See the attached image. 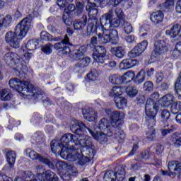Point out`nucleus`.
Returning a JSON list of instances; mask_svg holds the SVG:
<instances>
[{"label":"nucleus","mask_w":181,"mask_h":181,"mask_svg":"<svg viewBox=\"0 0 181 181\" xmlns=\"http://www.w3.org/2000/svg\"><path fill=\"white\" fill-rule=\"evenodd\" d=\"M170 141L173 146L180 148L181 146V132H175L172 134Z\"/></svg>","instance_id":"obj_26"},{"label":"nucleus","mask_w":181,"mask_h":181,"mask_svg":"<svg viewBox=\"0 0 181 181\" xmlns=\"http://www.w3.org/2000/svg\"><path fill=\"white\" fill-rule=\"evenodd\" d=\"M69 45L70 39L67 35H66L62 42L54 44V49H55V50H59L61 54H69L71 52L70 47H69Z\"/></svg>","instance_id":"obj_13"},{"label":"nucleus","mask_w":181,"mask_h":181,"mask_svg":"<svg viewBox=\"0 0 181 181\" xmlns=\"http://www.w3.org/2000/svg\"><path fill=\"white\" fill-rule=\"evenodd\" d=\"M87 77L90 81H95L97 77H98V71L95 69H92L89 74H88Z\"/></svg>","instance_id":"obj_47"},{"label":"nucleus","mask_w":181,"mask_h":181,"mask_svg":"<svg viewBox=\"0 0 181 181\" xmlns=\"http://www.w3.org/2000/svg\"><path fill=\"white\" fill-rule=\"evenodd\" d=\"M95 52L93 53H97V54H101L103 56H105V54H107V49L101 45L95 47Z\"/></svg>","instance_id":"obj_54"},{"label":"nucleus","mask_w":181,"mask_h":181,"mask_svg":"<svg viewBox=\"0 0 181 181\" xmlns=\"http://www.w3.org/2000/svg\"><path fill=\"white\" fill-rule=\"evenodd\" d=\"M76 16H80L83 13V9H84V4L81 2H76Z\"/></svg>","instance_id":"obj_56"},{"label":"nucleus","mask_w":181,"mask_h":181,"mask_svg":"<svg viewBox=\"0 0 181 181\" xmlns=\"http://www.w3.org/2000/svg\"><path fill=\"white\" fill-rule=\"evenodd\" d=\"M145 111L146 114V121L148 128H155L156 125V114H158V109H153V107H145Z\"/></svg>","instance_id":"obj_12"},{"label":"nucleus","mask_w":181,"mask_h":181,"mask_svg":"<svg viewBox=\"0 0 181 181\" xmlns=\"http://www.w3.org/2000/svg\"><path fill=\"white\" fill-rule=\"evenodd\" d=\"M32 28V18L26 17L23 18L16 26L14 31H8L5 35V42L14 49L21 46V41L28 33V30Z\"/></svg>","instance_id":"obj_2"},{"label":"nucleus","mask_w":181,"mask_h":181,"mask_svg":"<svg viewBox=\"0 0 181 181\" xmlns=\"http://www.w3.org/2000/svg\"><path fill=\"white\" fill-rule=\"evenodd\" d=\"M148 158H149V151H142L137 156L138 160H142V159H148Z\"/></svg>","instance_id":"obj_58"},{"label":"nucleus","mask_w":181,"mask_h":181,"mask_svg":"<svg viewBox=\"0 0 181 181\" xmlns=\"http://www.w3.org/2000/svg\"><path fill=\"white\" fill-rule=\"evenodd\" d=\"M1 23L2 27L9 28L11 26V23H12V17L10 15L6 16L4 18L1 17Z\"/></svg>","instance_id":"obj_41"},{"label":"nucleus","mask_w":181,"mask_h":181,"mask_svg":"<svg viewBox=\"0 0 181 181\" xmlns=\"http://www.w3.org/2000/svg\"><path fill=\"white\" fill-rule=\"evenodd\" d=\"M73 26L74 30H84V28L87 26V16L83 15L81 18L74 20Z\"/></svg>","instance_id":"obj_19"},{"label":"nucleus","mask_w":181,"mask_h":181,"mask_svg":"<svg viewBox=\"0 0 181 181\" xmlns=\"http://www.w3.org/2000/svg\"><path fill=\"white\" fill-rule=\"evenodd\" d=\"M105 112L110 119V124L112 128H115V137L119 141L125 139V133L119 128L121 127V121L125 118V115L119 111H112L110 109L105 110Z\"/></svg>","instance_id":"obj_5"},{"label":"nucleus","mask_w":181,"mask_h":181,"mask_svg":"<svg viewBox=\"0 0 181 181\" xmlns=\"http://www.w3.org/2000/svg\"><path fill=\"white\" fill-rule=\"evenodd\" d=\"M37 175H42V177H45V167L43 165H37L35 168Z\"/></svg>","instance_id":"obj_64"},{"label":"nucleus","mask_w":181,"mask_h":181,"mask_svg":"<svg viewBox=\"0 0 181 181\" xmlns=\"http://www.w3.org/2000/svg\"><path fill=\"white\" fill-rule=\"evenodd\" d=\"M180 53H181V42H179L175 45V47L173 52V56H174V57H178L180 56Z\"/></svg>","instance_id":"obj_49"},{"label":"nucleus","mask_w":181,"mask_h":181,"mask_svg":"<svg viewBox=\"0 0 181 181\" xmlns=\"http://www.w3.org/2000/svg\"><path fill=\"white\" fill-rule=\"evenodd\" d=\"M107 2L108 5H112L114 8H117L119 4H124V0H107Z\"/></svg>","instance_id":"obj_61"},{"label":"nucleus","mask_w":181,"mask_h":181,"mask_svg":"<svg viewBox=\"0 0 181 181\" xmlns=\"http://www.w3.org/2000/svg\"><path fill=\"white\" fill-rule=\"evenodd\" d=\"M40 162L44 165H47L49 169H54V166H56V160L50 158L42 157L40 160Z\"/></svg>","instance_id":"obj_32"},{"label":"nucleus","mask_w":181,"mask_h":181,"mask_svg":"<svg viewBox=\"0 0 181 181\" xmlns=\"http://www.w3.org/2000/svg\"><path fill=\"white\" fill-rule=\"evenodd\" d=\"M115 177L117 181H122L125 179V168L119 165L115 169Z\"/></svg>","instance_id":"obj_24"},{"label":"nucleus","mask_w":181,"mask_h":181,"mask_svg":"<svg viewBox=\"0 0 181 181\" xmlns=\"http://www.w3.org/2000/svg\"><path fill=\"white\" fill-rule=\"evenodd\" d=\"M78 148H86L88 151H91V155L94 156V145L88 135L77 136L70 133L65 134L60 141L52 140L51 142V150L54 153H60L62 158L69 162L84 166L90 161V158L83 155Z\"/></svg>","instance_id":"obj_1"},{"label":"nucleus","mask_w":181,"mask_h":181,"mask_svg":"<svg viewBox=\"0 0 181 181\" xmlns=\"http://www.w3.org/2000/svg\"><path fill=\"white\" fill-rule=\"evenodd\" d=\"M175 101V97L173 95L168 93L162 97L161 103L163 107H169L172 105V103Z\"/></svg>","instance_id":"obj_27"},{"label":"nucleus","mask_w":181,"mask_h":181,"mask_svg":"<svg viewBox=\"0 0 181 181\" xmlns=\"http://www.w3.org/2000/svg\"><path fill=\"white\" fill-rule=\"evenodd\" d=\"M115 173L113 170L107 171L103 176V181H115Z\"/></svg>","instance_id":"obj_43"},{"label":"nucleus","mask_w":181,"mask_h":181,"mask_svg":"<svg viewBox=\"0 0 181 181\" xmlns=\"http://www.w3.org/2000/svg\"><path fill=\"white\" fill-rule=\"evenodd\" d=\"M101 28L97 25V23H95V25L94 23H91L88 24L86 30V33L88 36H90L91 33H95L98 30H100Z\"/></svg>","instance_id":"obj_36"},{"label":"nucleus","mask_w":181,"mask_h":181,"mask_svg":"<svg viewBox=\"0 0 181 181\" xmlns=\"http://www.w3.org/2000/svg\"><path fill=\"white\" fill-rule=\"evenodd\" d=\"M146 137L148 141H153L156 138V129L155 127H148L146 131Z\"/></svg>","instance_id":"obj_35"},{"label":"nucleus","mask_w":181,"mask_h":181,"mask_svg":"<svg viewBox=\"0 0 181 181\" xmlns=\"http://www.w3.org/2000/svg\"><path fill=\"white\" fill-rule=\"evenodd\" d=\"M181 107H180V102H173L171 104V108L170 111L173 114H177L179 111H180Z\"/></svg>","instance_id":"obj_45"},{"label":"nucleus","mask_w":181,"mask_h":181,"mask_svg":"<svg viewBox=\"0 0 181 181\" xmlns=\"http://www.w3.org/2000/svg\"><path fill=\"white\" fill-rule=\"evenodd\" d=\"M123 28L125 33H127V35L132 32V25H131V23H129L128 21H124Z\"/></svg>","instance_id":"obj_53"},{"label":"nucleus","mask_w":181,"mask_h":181,"mask_svg":"<svg viewBox=\"0 0 181 181\" xmlns=\"http://www.w3.org/2000/svg\"><path fill=\"white\" fill-rule=\"evenodd\" d=\"M123 90L124 89L119 86H114L110 92V95L115 98V97H119L122 94Z\"/></svg>","instance_id":"obj_38"},{"label":"nucleus","mask_w":181,"mask_h":181,"mask_svg":"<svg viewBox=\"0 0 181 181\" xmlns=\"http://www.w3.org/2000/svg\"><path fill=\"white\" fill-rule=\"evenodd\" d=\"M79 60L80 62L78 63L83 69L84 67L88 66V64H90V62H91V59L88 57H86L82 59L81 58Z\"/></svg>","instance_id":"obj_50"},{"label":"nucleus","mask_w":181,"mask_h":181,"mask_svg":"<svg viewBox=\"0 0 181 181\" xmlns=\"http://www.w3.org/2000/svg\"><path fill=\"white\" fill-rule=\"evenodd\" d=\"M12 97H13V95L7 89L0 90V100H1V101H9Z\"/></svg>","instance_id":"obj_33"},{"label":"nucleus","mask_w":181,"mask_h":181,"mask_svg":"<svg viewBox=\"0 0 181 181\" xmlns=\"http://www.w3.org/2000/svg\"><path fill=\"white\" fill-rule=\"evenodd\" d=\"M82 114L83 115V118L89 122H93L97 119V112L93 109H83Z\"/></svg>","instance_id":"obj_21"},{"label":"nucleus","mask_w":181,"mask_h":181,"mask_svg":"<svg viewBox=\"0 0 181 181\" xmlns=\"http://www.w3.org/2000/svg\"><path fill=\"white\" fill-rule=\"evenodd\" d=\"M111 18H114V11L112 9L100 17V21L102 30H110V29L119 28L121 25L119 18H113L111 20Z\"/></svg>","instance_id":"obj_7"},{"label":"nucleus","mask_w":181,"mask_h":181,"mask_svg":"<svg viewBox=\"0 0 181 181\" xmlns=\"http://www.w3.org/2000/svg\"><path fill=\"white\" fill-rule=\"evenodd\" d=\"M115 103L118 110H122V108L127 107V99L124 98L115 97Z\"/></svg>","instance_id":"obj_34"},{"label":"nucleus","mask_w":181,"mask_h":181,"mask_svg":"<svg viewBox=\"0 0 181 181\" xmlns=\"http://www.w3.org/2000/svg\"><path fill=\"white\" fill-rule=\"evenodd\" d=\"M40 37L42 40H45L46 42H52V40H53L52 35H50V34L45 31L41 32Z\"/></svg>","instance_id":"obj_51"},{"label":"nucleus","mask_w":181,"mask_h":181,"mask_svg":"<svg viewBox=\"0 0 181 181\" xmlns=\"http://www.w3.org/2000/svg\"><path fill=\"white\" fill-rule=\"evenodd\" d=\"M7 162L10 166V169H13V165L16 160V154L13 151H9L6 153Z\"/></svg>","instance_id":"obj_28"},{"label":"nucleus","mask_w":181,"mask_h":181,"mask_svg":"<svg viewBox=\"0 0 181 181\" xmlns=\"http://www.w3.org/2000/svg\"><path fill=\"white\" fill-rule=\"evenodd\" d=\"M139 64V61L134 59H123L119 64V69L120 70H128L132 69L135 66Z\"/></svg>","instance_id":"obj_17"},{"label":"nucleus","mask_w":181,"mask_h":181,"mask_svg":"<svg viewBox=\"0 0 181 181\" xmlns=\"http://www.w3.org/2000/svg\"><path fill=\"white\" fill-rule=\"evenodd\" d=\"M52 47H53V45L52 44L48 43L47 45H45L42 47V52H45V54H50L53 50L52 49Z\"/></svg>","instance_id":"obj_52"},{"label":"nucleus","mask_w":181,"mask_h":181,"mask_svg":"<svg viewBox=\"0 0 181 181\" xmlns=\"http://www.w3.org/2000/svg\"><path fill=\"white\" fill-rule=\"evenodd\" d=\"M109 81L112 84H122V79H121V76L117 74H110L109 76Z\"/></svg>","instance_id":"obj_40"},{"label":"nucleus","mask_w":181,"mask_h":181,"mask_svg":"<svg viewBox=\"0 0 181 181\" xmlns=\"http://www.w3.org/2000/svg\"><path fill=\"white\" fill-rule=\"evenodd\" d=\"M115 13L118 19H122L124 18V11L119 7L115 8Z\"/></svg>","instance_id":"obj_62"},{"label":"nucleus","mask_w":181,"mask_h":181,"mask_svg":"<svg viewBox=\"0 0 181 181\" xmlns=\"http://www.w3.org/2000/svg\"><path fill=\"white\" fill-rule=\"evenodd\" d=\"M102 33H99L98 39L100 40L101 43L107 44L112 43V45H117L119 39L118 36V31L114 28H110V30H102Z\"/></svg>","instance_id":"obj_8"},{"label":"nucleus","mask_w":181,"mask_h":181,"mask_svg":"<svg viewBox=\"0 0 181 181\" xmlns=\"http://www.w3.org/2000/svg\"><path fill=\"white\" fill-rule=\"evenodd\" d=\"M169 117H170V112H169L168 110H162L161 119L163 122H168V119H169Z\"/></svg>","instance_id":"obj_55"},{"label":"nucleus","mask_w":181,"mask_h":181,"mask_svg":"<svg viewBox=\"0 0 181 181\" xmlns=\"http://www.w3.org/2000/svg\"><path fill=\"white\" fill-rule=\"evenodd\" d=\"M175 5L174 0H165V2L163 4V9H170Z\"/></svg>","instance_id":"obj_59"},{"label":"nucleus","mask_w":181,"mask_h":181,"mask_svg":"<svg viewBox=\"0 0 181 181\" xmlns=\"http://www.w3.org/2000/svg\"><path fill=\"white\" fill-rule=\"evenodd\" d=\"M71 131L76 134L78 136H81V135H87V132H89L92 136L99 142H107L108 139H107V134L102 132L100 133H95L91 129L87 127L83 122L79 120H76L75 124H73L71 127Z\"/></svg>","instance_id":"obj_4"},{"label":"nucleus","mask_w":181,"mask_h":181,"mask_svg":"<svg viewBox=\"0 0 181 181\" xmlns=\"http://www.w3.org/2000/svg\"><path fill=\"white\" fill-rule=\"evenodd\" d=\"M4 59L8 66H14L13 70L16 76L22 78L25 71L28 70V67L21 62V57L15 52H9L4 54Z\"/></svg>","instance_id":"obj_6"},{"label":"nucleus","mask_w":181,"mask_h":181,"mask_svg":"<svg viewBox=\"0 0 181 181\" xmlns=\"http://www.w3.org/2000/svg\"><path fill=\"white\" fill-rule=\"evenodd\" d=\"M159 98V93L154 92L146 100V107L148 105V107L151 108V107H153V110H158V107L156 106V101L155 100H158Z\"/></svg>","instance_id":"obj_23"},{"label":"nucleus","mask_w":181,"mask_h":181,"mask_svg":"<svg viewBox=\"0 0 181 181\" xmlns=\"http://www.w3.org/2000/svg\"><path fill=\"white\" fill-rule=\"evenodd\" d=\"M168 171L162 170V175L163 176H173L175 177L176 175L178 177H180V172H181V163L176 160L170 161L168 164Z\"/></svg>","instance_id":"obj_11"},{"label":"nucleus","mask_w":181,"mask_h":181,"mask_svg":"<svg viewBox=\"0 0 181 181\" xmlns=\"http://www.w3.org/2000/svg\"><path fill=\"white\" fill-rule=\"evenodd\" d=\"M55 166L61 172L65 170V175L62 176L64 180H70L71 176L76 173V168L66 164V162L63 160H59L58 162L56 160Z\"/></svg>","instance_id":"obj_9"},{"label":"nucleus","mask_w":181,"mask_h":181,"mask_svg":"<svg viewBox=\"0 0 181 181\" xmlns=\"http://www.w3.org/2000/svg\"><path fill=\"white\" fill-rule=\"evenodd\" d=\"M98 129L102 132H105L107 136H112L114 135V130L115 131V128L112 127L111 123L106 118H102L99 121Z\"/></svg>","instance_id":"obj_15"},{"label":"nucleus","mask_w":181,"mask_h":181,"mask_svg":"<svg viewBox=\"0 0 181 181\" xmlns=\"http://www.w3.org/2000/svg\"><path fill=\"white\" fill-rule=\"evenodd\" d=\"M37 46H39L37 40H30L25 45V49H27L28 52H32V50H35Z\"/></svg>","instance_id":"obj_37"},{"label":"nucleus","mask_w":181,"mask_h":181,"mask_svg":"<svg viewBox=\"0 0 181 181\" xmlns=\"http://www.w3.org/2000/svg\"><path fill=\"white\" fill-rule=\"evenodd\" d=\"M11 88L16 90L18 93H22L27 97H33L38 100L43 98V92L36 89L32 83L28 81H22L17 78H11L9 81Z\"/></svg>","instance_id":"obj_3"},{"label":"nucleus","mask_w":181,"mask_h":181,"mask_svg":"<svg viewBox=\"0 0 181 181\" xmlns=\"http://www.w3.org/2000/svg\"><path fill=\"white\" fill-rule=\"evenodd\" d=\"M64 23L66 25V26H70L73 23V20L70 18L69 15L67 16V14L64 13L62 17Z\"/></svg>","instance_id":"obj_57"},{"label":"nucleus","mask_w":181,"mask_h":181,"mask_svg":"<svg viewBox=\"0 0 181 181\" xmlns=\"http://www.w3.org/2000/svg\"><path fill=\"white\" fill-rule=\"evenodd\" d=\"M27 153H28L29 158L33 160H39V162H40V159L43 158V156H40L35 151L27 150Z\"/></svg>","instance_id":"obj_42"},{"label":"nucleus","mask_w":181,"mask_h":181,"mask_svg":"<svg viewBox=\"0 0 181 181\" xmlns=\"http://www.w3.org/2000/svg\"><path fill=\"white\" fill-rule=\"evenodd\" d=\"M88 4L86 6V11L88 12L89 16L95 18L98 15V8H97V4H100V0H86Z\"/></svg>","instance_id":"obj_16"},{"label":"nucleus","mask_w":181,"mask_h":181,"mask_svg":"<svg viewBox=\"0 0 181 181\" xmlns=\"http://www.w3.org/2000/svg\"><path fill=\"white\" fill-rule=\"evenodd\" d=\"M180 29H181V25L180 24H175L173 28L170 30H168L165 32L166 35L168 36H170V37L174 38L180 33Z\"/></svg>","instance_id":"obj_25"},{"label":"nucleus","mask_w":181,"mask_h":181,"mask_svg":"<svg viewBox=\"0 0 181 181\" xmlns=\"http://www.w3.org/2000/svg\"><path fill=\"white\" fill-rule=\"evenodd\" d=\"M93 57L94 60L96 61L97 63H98L99 64H103L105 55H101L97 53H93Z\"/></svg>","instance_id":"obj_46"},{"label":"nucleus","mask_w":181,"mask_h":181,"mask_svg":"<svg viewBox=\"0 0 181 181\" xmlns=\"http://www.w3.org/2000/svg\"><path fill=\"white\" fill-rule=\"evenodd\" d=\"M168 49H169V44L166 42V40H156L154 43V49L151 53V56L156 59L160 56H162V54H165V53L168 52Z\"/></svg>","instance_id":"obj_10"},{"label":"nucleus","mask_w":181,"mask_h":181,"mask_svg":"<svg viewBox=\"0 0 181 181\" xmlns=\"http://www.w3.org/2000/svg\"><path fill=\"white\" fill-rule=\"evenodd\" d=\"M146 80V72L145 70H141L134 78V83L136 84H142Z\"/></svg>","instance_id":"obj_30"},{"label":"nucleus","mask_w":181,"mask_h":181,"mask_svg":"<svg viewBox=\"0 0 181 181\" xmlns=\"http://www.w3.org/2000/svg\"><path fill=\"white\" fill-rule=\"evenodd\" d=\"M86 52H87V47L86 46H81L73 51L72 57L74 60H81V57L84 56Z\"/></svg>","instance_id":"obj_22"},{"label":"nucleus","mask_w":181,"mask_h":181,"mask_svg":"<svg viewBox=\"0 0 181 181\" xmlns=\"http://www.w3.org/2000/svg\"><path fill=\"white\" fill-rule=\"evenodd\" d=\"M163 18H165V15L163 14V12L160 11H157L150 15V21L154 25L162 23V22H163Z\"/></svg>","instance_id":"obj_20"},{"label":"nucleus","mask_w":181,"mask_h":181,"mask_svg":"<svg viewBox=\"0 0 181 181\" xmlns=\"http://www.w3.org/2000/svg\"><path fill=\"white\" fill-rule=\"evenodd\" d=\"M84 68L79 64H76L74 66V69H73V71L77 74L78 73H81V71H83V69Z\"/></svg>","instance_id":"obj_63"},{"label":"nucleus","mask_w":181,"mask_h":181,"mask_svg":"<svg viewBox=\"0 0 181 181\" xmlns=\"http://www.w3.org/2000/svg\"><path fill=\"white\" fill-rule=\"evenodd\" d=\"M126 93L129 97L132 98L138 94V89L134 86H127L126 88Z\"/></svg>","instance_id":"obj_44"},{"label":"nucleus","mask_w":181,"mask_h":181,"mask_svg":"<svg viewBox=\"0 0 181 181\" xmlns=\"http://www.w3.org/2000/svg\"><path fill=\"white\" fill-rule=\"evenodd\" d=\"M18 175L19 177H20L21 181H26L29 180L30 179H33V177H35V175H33L30 170L20 171Z\"/></svg>","instance_id":"obj_29"},{"label":"nucleus","mask_w":181,"mask_h":181,"mask_svg":"<svg viewBox=\"0 0 181 181\" xmlns=\"http://www.w3.org/2000/svg\"><path fill=\"white\" fill-rule=\"evenodd\" d=\"M45 177L42 175H37L33 178H30L25 181H59V177L53 171L47 170L44 173Z\"/></svg>","instance_id":"obj_14"},{"label":"nucleus","mask_w":181,"mask_h":181,"mask_svg":"<svg viewBox=\"0 0 181 181\" xmlns=\"http://www.w3.org/2000/svg\"><path fill=\"white\" fill-rule=\"evenodd\" d=\"M134 77H135V72L132 71H127L123 76H121L122 83H124V81H131V80H134Z\"/></svg>","instance_id":"obj_39"},{"label":"nucleus","mask_w":181,"mask_h":181,"mask_svg":"<svg viewBox=\"0 0 181 181\" xmlns=\"http://www.w3.org/2000/svg\"><path fill=\"white\" fill-rule=\"evenodd\" d=\"M148 47V41L144 40L136 45L134 49H132L130 52V56L132 57H136L139 56L141 53H144Z\"/></svg>","instance_id":"obj_18"},{"label":"nucleus","mask_w":181,"mask_h":181,"mask_svg":"<svg viewBox=\"0 0 181 181\" xmlns=\"http://www.w3.org/2000/svg\"><path fill=\"white\" fill-rule=\"evenodd\" d=\"M73 11H76V6H74L73 4H71L67 6V8L64 9V13L69 16L70 13H71V12H73Z\"/></svg>","instance_id":"obj_60"},{"label":"nucleus","mask_w":181,"mask_h":181,"mask_svg":"<svg viewBox=\"0 0 181 181\" xmlns=\"http://www.w3.org/2000/svg\"><path fill=\"white\" fill-rule=\"evenodd\" d=\"M112 53L118 59H124V57H125V49L123 47L112 48Z\"/></svg>","instance_id":"obj_31"},{"label":"nucleus","mask_w":181,"mask_h":181,"mask_svg":"<svg viewBox=\"0 0 181 181\" xmlns=\"http://www.w3.org/2000/svg\"><path fill=\"white\" fill-rule=\"evenodd\" d=\"M143 89L146 93H150V91L153 90V83H152L151 81H146L143 85Z\"/></svg>","instance_id":"obj_48"}]
</instances>
